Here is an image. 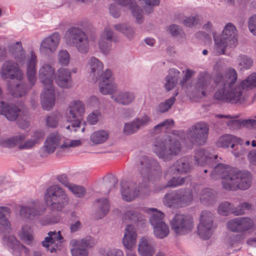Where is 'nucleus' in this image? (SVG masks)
Instances as JSON below:
<instances>
[{
    "mask_svg": "<svg viewBox=\"0 0 256 256\" xmlns=\"http://www.w3.org/2000/svg\"><path fill=\"white\" fill-rule=\"evenodd\" d=\"M237 73L232 68L226 70L224 75L218 74L214 82L220 87L214 95L215 99L232 104H244L250 92L247 90L256 86V73H253L240 84H236Z\"/></svg>",
    "mask_w": 256,
    "mask_h": 256,
    "instance_id": "obj_1",
    "label": "nucleus"
},
{
    "mask_svg": "<svg viewBox=\"0 0 256 256\" xmlns=\"http://www.w3.org/2000/svg\"><path fill=\"white\" fill-rule=\"evenodd\" d=\"M12 54L16 60H6L2 64L0 74L3 80H21L23 79L24 74L19 65L22 66L26 60V75L30 84L32 86L36 81L37 56L33 51L26 58L25 52L22 48L20 42H17L12 46Z\"/></svg>",
    "mask_w": 256,
    "mask_h": 256,
    "instance_id": "obj_2",
    "label": "nucleus"
},
{
    "mask_svg": "<svg viewBox=\"0 0 256 256\" xmlns=\"http://www.w3.org/2000/svg\"><path fill=\"white\" fill-rule=\"evenodd\" d=\"M138 170L142 182L138 190L136 184L132 182H126L122 184V198L126 201L130 202L138 196H144L148 195L149 182L158 178L162 172L158 162L146 156H144L140 159Z\"/></svg>",
    "mask_w": 256,
    "mask_h": 256,
    "instance_id": "obj_3",
    "label": "nucleus"
},
{
    "mask_svg": "<svg viewBox=\"0 0 256 256\" xmlns=\"http://www.w3.org/2000/svg\"><path fill=\"white\" fill-rule=\"evenodd\" d=\"M54 68L50 64L44 63L40 68L38 77L44 86L41 94V102L44 109L52 108L55 103V94L53 86Z\"/></svg>",
    "mask_w": 256,
    "mask_h": 256,
    "instance_id": "obj_4",
    "label": "nucleus"
},
{
    "mask_svg": "<svg viewBox=\"0 0 256 256\" xmlns=\"http://www.w3.org/2000/svg\"><path fill=\"white\" fill-rule=\"evenodd\" d=\"M153 152L164 161H168L178 155L181 150L178 140L171 136L165 138H156L153 144Z\"/></svg>",
    "mask_w": 256,
    "mask_h": 256,
    "instance_id": "obj_5",
    "label": "nucleus"
},
{
    "mask_svg": "<svg viewBox=\"0 0 256 256\" xmlns=\"http://www.w3.org/2000/svg\"><path fill=\"white\" fill-rule=\"evenodd\" d=\"M213 36L214 48L218 55L224 54L226 46H236L238 44L237 30L235 26L230 22L226 24L220 36H216L214 33Z\"/></svg>",
    "mask_w": 256,
    "mask_h": 256,
    "instance_id": "obj_6",
    "label": "nucleus"
},
{
    "mask_svg": "<svg viewBox=\"0 0 256 256\" xmlns=\"http://www.w3.org/2000/svg\"><path fill=\"white\" fill-rule=\"evenodd\" d=\"M44 200L52 210L60 211L68 204L69 198L62 188L53 185L48 188L44 194Z\"/></svg>",
    "mask_w": 256,
    "mask_h": 256,
    "instance_id": "obj_7",
    "label": "nucleus"
},
{
    "mask_svg": "<svg viewBox=\"0 0 256 256\" xmlns=\"http://www.w3.org/2000/svg\"><path fill=\"white\" fill-rule=\"evenodd\" d=\"M194 200L193 192L189 188L180 189L166 194L164 205L170 208H179L190 205Z\"/></svg>",
    "mask_w": 256,
    "mask_h": 256,
    "instance_id": "obj_8",
    "label": "nucleus"
},
{
    "mask_svg": "<svg viewBox=\"0 0 256 256\" xmlns=\"http://www.w3.org/2000/svg\"><path fill=\"white\" fill-rule=\"evenodd\" d=\"M44 136V133L41 130L36 131L30 139L25 141L26 136L19 134L2 142V146L7 148H12L18 146L20 150L29 149L33 148L36 144L42 140Z\"/></svg>",
    "mask_w": 256,
    "mask_h": 256,
    "instance_id": "obj_9",
    "label": "nucleus"
},
{
    "mask_svg": "<svg viewBox=\"0 0 256 256\" xmlns=\"http://www.w3.org/2000/svg\"><path fill=\"white\" fill-rule=\"evenodd\" d=\"M66 43L76 48L80 53L86 54L89 50V40L83 30L78 27H72L68 30L65 35Z\"/></svg>",
    "mask_w": 256,
    "mask_h": 256,
    "instance_id": "obj_10",
    "label": "nucleus"
},
{
    "mask_svg": "<svg viewBox=\"0 0 256 256\" xmlns=\"http://www.w3.org/2000/svg\"><path fill=\"white\" fill-rule=\"evenodd\" d=\"M252 176L247 171H240L235 169L231 177L224 182V188L226 190H246L252 184Z\"/></svg>",
    "mask_w": 256,
    "mask_h": 256,
    "instance_id": "obj_11",
    "label": "nucleus"
},
{
    "mask_svg": "<svg viewBox=\"0 0 256 256\" xmlns=\"http://www.w3.org/2000/svg\"><path fill=\"white\" fill-rule=\"evenodd\" d=\"M85 112L84 105L80 101H74L69 106L68 113V121L70 124L66 126L67 130H72L74 128L76 132L80 127L82 116Z\"/></svg>",
    "mask_w": 256,
    "mask_h": 256,
    "instance_id": "obj_12",
    "label": "nucleus"
},
{
    "mask_svg": "<svg viewBox=\"0 0 256 256\" xmlns=\"http://www.w3.org/2000/svg\"><path fill=\"white\" fill-rule=\"evenodd\" d=\"M208 131L209 127L207 124L197 122L188 130L186 138L194 144L202 145L206 142Z\"/></svg>",
    "mask_w": 256,
    "mask_h": 256,
    "instance_id": "obj_13",
    "label": "nucleus"
},
{
    "mask_svg": "<svg viewBox=\"0 0 256 256\" xmlns=\"http://www.w3.org/2000/svg\"><path fill=\"white\" fill-rule=\"evenodd\" d=\"M172 229L178 234H186L192 231L194 224L190 216L176 214L170 221Z\"/></svg>",
    "mask_w": 256,
    "mask_h": 256,
    "instance_id": "obj_14",
    "label": "nucleus"
},
{
    "mask_svg": "<svg viewBox=\"0 0 256 256\" xmlns=\"http://www.w3.org/2000/svg\"><path fill=\"white\" fill-rule=\"evenodd\" d=\"M214 216L208 210L202 212L200 216V222L198 226V234L203 240L208 239L212 235Z\"/></svg>",
    "mask_w": 256,
    "mask_h": 256,
    "instance_id": "obj_15",
    "label": "nucleus"
},
{
    "mask_svg": "<svg viewBox=\"0 0 256 256\" xmlns=\"http://www.w3.org/2000/svg\"><path fill=\"white\" fill-rule=\"evenodd\" d=\"M244 141L240 138H238L232 134H225L221 136L216 142V145L219 147L228 148L230 145L232 148H234L236 144L240 145L237 146L238 149L240 150H234L233 152L234 154L236 157L240 156L244 154L246 152V150L244 149L242 145L243 144Z\"/></svg>",
    "mask_w": 256,
    "mask_h": 256,
    "instance_id": "obj_16",
    "label": "nucleus"
},
{
    "mask_svg": "<svg viewBox=\"0 0 256 256\" xmlns=\"http://www.w3.org/2000/svg\"><path fill=\"white\" fill-rule=\"evenodd\" d=\"M27 112V110L24 106L18 107L13 104H7L3 101L0 102V114L4 115L10 120H15L26 116Z\"/></svg>",
    "mask_w": 256,
    "mask_h": 256,
    "instance_id": "obj_17",
    "label": "nucleus"
},
{
    "mask_svg": "<svg viewBox=\"0 0 256 256\" xmlns=\"http://www.w3.org/2000/svg\"><path fill=\"white\" fill-rule=\"evenodd\" d=\"M48 234V236L42 242V246L46 248L51 253L56 252L58 250H60L62 248L61 244L63 242V237L60 232H50Z\"/></svg>",
    "mask_w": 256,
    "mask_h": 256,
    "instance_id": "obj_18",
    "label": "nucleus"
},
{
    "mask_svg": "<svg viewBox=\"0 0 256 256\" xmlns=\"http://www.w3.org/2000/svg\"><path fill=\"white\" fill-rule=\"evenodd\" d=\"M192 166L186 158H182L176 160L172 166H170L165 174V179L168 176H172L176 174H186L190 172Z\"/></svg>",
    "mask_w": 256,
    "mask_h": 256,
    "instance_id": "obj_19",
    "label": "nucleus"
},
{
    "mask_svg": "<svg viewBox=\"0 0 256 256\" xmlns=\"http://www.w3.org/2000/svg\"><path fill=\"white\" fill-rule=\"evenodd\" d=\"M60 36L58 33H54L45 38L41 42L40 50L42 53L49 54L54 52L59 44Z\"/></svg>",
    "mask_w": 256,
    "mask_h": 256,
    "instance_id": "obj_20",
    "label": "nucleus"
},
{
    "mask_svg": "<svg viewBox=\"0 0 256 256\" xmlns=\"http://www.w3.org/2000/svg\"><path fill=\"white\" fill-rule=\"evenodd\" d=\"M56 83L60 87L68 88L72 86V80L70 71L66 68H60L54 74Z\"/></svg>",
    "mask_w": 256,
    "mask_h": 256,
    "instance_id": "obj_21",
    "label": "nucleus"
},
{
    "mask_svg": "<svg viewBox=\"0 0 256 256\" xmlns=\"http://www.w3.org/2000/svg\"><path fill=\"white\" fill-rule=\"evenodd\" d=\"M234 170L235 168L230 166L220 164L214 167L210 174V176L213 179L222 178V184L224 187V181L232 176Z\"/></svg>",
    "mask_w": 256,
    "mask_h": 256,
    "instance_id": "obj_22",
    "label": "nucleus"
},
{
    "mask_svg": "<svg viewBox=\"0 0 256 256\" xmlns=\"http://www.w3.org/2000/svg\"><path fill=\"white\" fill-rule=\"evenodd\" d=\"M44 210L39 204L34 203L30 206H21L20 215L23 218H31L43 214Z\"/></svg>",
    "mask_w": 256,
    "mask_h": 256,
    "instance_id": "obj_23",
    "label": "nucleus"
},
{
    "mask_svg": "<svg viewBox=\"0 0 256 256\" xmlns=\"http://www.w3.org/2000/svg\"><path fill=\"white\" fill-rule=\"evenodd\" d=\"M138 252L142 256H152L155 253V250L152 239L148 236L142 237L140 240Z\"/></svg>",
    "mask_w": 256,
    "mask_h": 256,
    "instance_id": "obj_24",
    "label": "nucleus"
},
{
    "mask_svg": "<svg viewBox=\"0 0 256 256\" xmlns=\"http://www.w3.org/2000/svg\"><path fill=\"white\" fill-rule=\"evenodd\" d=\"M137 234L135 228L131 224L127 226L125 229L124 236L122 239V243L125 248L132 252L131 250L135 246Z\"/></svg>",
    "mask_w": 256,
    "mask_h": 256,
    "instance_id": "obj_25",
    "label": "nucleus"
},
{
    "mask_svg": "<svg viewBox=\"0 0 256 256\" xmlns=\"http://www.w3.org/2000/svg\"><path fill=\"white\" fill-rule=\"evenodd\" d=\"M116 4L120 6L128 8L131 10L132 12L136 18L138 23L142 22V11L136 4L134 0H112Z\"/></svg>",
    "mask_w": 256,
    "mask_h": 256,
    "instance_id": "obj_26",
    "label": "nucleus"
},
{
    "mask_svg": "<svg viewBox=\"0 0 256 256\" xmlns=\"http://www.w3.org/2000/svg\"><path fill=\"white\" fill-rule=\"evenodd\" d=\"M210 78L208 76L201 75L194 86V96L202 98L206 96V90L210 84Z\"/></svg>",
    "mask_w": 256,
    "mask_h": 256,
    "instance_id": "obj_27",
    "label": "nucleus"
},
{
    "mask_svg": "<svg viewBox=\"0 0 256 256\" xmlns=\"http://www.w3.org/2000/svg\"><path fill=\"white\" fill-rule=\"evenodd\" d=\"M61 138V136L57 132L50 134L46 138L44 147L46 152L48 154L54 152L56 148L60 145Z\"/></svg>",
    "mask_w": 256,
    "mask_h": 256,
    "instance_id": "obj_28",
    "label": "nucleus"
},
{
    "mask_svg": "<svg viewBox=\"0 0 256 256\" xmlns=\"http://www.w3.org/2000/svg\"><path fill=\"white\" fill-rule=\"evenodd\" d=\"M150 121V118L147 116H144L141 118H138L130 124H125L124 132L126 134H131L137 131L140 128L146 125Z\"/></svg>",
    "mask_w": 256,
    "mask_h": 256,
    "instance_id": "obj_29",
    "label": "nucleus"
},
{
    "mask_svg": "<svg viewBox=\"0 0 256 256\" xmlns=\"http://www.w3.org/2000/svg\"><path fill=\"white\" fill-rule=\"evenodd\" d=\"M88 64L90 69V76L92 81L96 82L103 70L104 65L102 62L94 57L90 58Z\"/></svg>",
    "mask_w": 256,
    "mask_h": 256,
    "instance_id": "obj_30",
    "label": "nucleus"
},
{
    "mask_svg": "<svg viewBox=\"0 0 256 256\" xmlns=\"http://www.w3.org/2000/svg\"><path fill=\"white\" fill-rule=\"evenodd\" d=\"M112 99L116 102L124 106H127L132 103L135 100V94L131 92H120L112 96Z\"/></svg>",
    "mask_w": 256,
    "mask_h": 256,
    "instance_id": "obj_31",
    "label": "nucleus"
},
{
    "mask_svg": "<svg viewBox=\"0 0 256 256\" xmlns=\"http://www.w3.org/2000/svg\"><path fill=\"white\" fill-rule=\"evenodd\" d=\"M10 213L9 208L0 206V232H8L10 230V222L6 218Z\"/></svg>",
    "mask_w": 256,
    "mask_h": 256,
    "instance_id": "obj_32",
    "label": "nucleus"
},
{
    "mask_svg": "<svg viewBox=\"0 0 256 256\" xmlns=\"http://www.w3.org/2000/svg\"><path fill=\"white\" fill-rule=\"evenodd\" d=\"M115 30L122 34L127 38L131 40L135 36L134 28L129 24L126 23H120L114 26Z\"/></svg>",
    "mask_w": 256,
    "mask_h": 256,
    "instance_id": "obj_33",
    "label": "nucleus"
},
{
    "mask_svg": "<svg viewBox=\"0 0 256 256\" xmlns=\"http://www.w3.org/2000/svg\"><path fill=\"white\" fill-rule=\"evenodd\" d=\"M96 208L97 218H101L104 217L109 212L110 205L106 198L98 199L95 202Z\"/></svg>",
    "mask_w": 256,
    "mask_h": 256,
    "instance_id": "obj_34",
    "label": "nucleus"
},
{
    "mask_svg": "<svg viewBox=\"0 0 256 256\" xmlns=\"http://www.w3.org/2000/svg\"><path fill=\"white\" fill-rule=\"evenodd\" d=\"M195 164L198 166L210 165L212 161V158L208 150L200 149L196 154Z\"/></svg>",
    "mask_w": 256,
    "mask_h": 256,
    "instance_id": "obj_35",
    "label": "nucleus"
},
{
    "mask_svg": "<svg viewBox=\"0 0 256 256\" xmlns=\"http://www.w3.org/2000/svg\"><path fill=\"white\" fill-rule=\"evenodd\" d=\"M180 72L175 68L170 70L169 73L166 78L164 86L166 91L173 89L178 82Z\"/></svg>",
    "mask_w": 256,
    "mask_h": 256,
    "instance_id": "obj_36",
    "label": "nucleus"
},
{
    "mask_svg": "<svg viewBox=\"0 0 256 256\" xmlns=\"http://www.w3.org/2000/svg\"><path fill=\"white\" fill-rule=\"evenodd\" d=\"M9 92L14 97H22L25 95L28 90V88L26 84L20 82L16 84L14 86L10 84L8 86Z\"/></svg>",
    "mask_w": 256,
    "mask_h": 256,
    "instance_id": "obj_37",
    "label": "nucleus"
},
{
    "mask_svg": "<svg viewBox=\"0 0 256 256\" xmlns=\"http://www.w3.org/2000/svg\"><path fill=\"white\" fill-rule=\"evenodd\" d=\"M200 199L204 204L212 203L216 199V192L211 189L204 188L200 194Z\"/></svg>",
    "mask_w": 256,
    "mask_h": 256,
    "instance_id": "obj_38",
    "label": "nucleus"
},
{
    "mask_svg": "<svg viewBox=\"0 0 256 256\" xmlns=\"http://www.w3.org/2000/svg\"><path fill=\"white\" fill-rule=\"evenodd\" d=\"M74 246H80L86 250L93 247L96 243V241L92 236H87L80 240H72Z\"/></svg>",
    "mask_w": 256,
    "mask_h": 256,
    "instance_id": "obj_39",
    "label": "nucleus"
},
{
    "mask_svg": "<svg viewBox=\"0 0 256 256\" xmlns=\"http://www.w3.org/2000/svg\"><path fill=\"white\" fill-rule=\"evenodd\" d=\"M216 116L218 118L228 119L226 124L230 129H236L242 126V120L236 119L238 118V116H231L230 115L218 114Z\"/></svg>",
    "mask_w": 256,
    "mask_h": 256,
    "instance_id": "obj_40",
    "label": "nucleus"
},
{
    "mask_svg": "<svg viewBox=\"0 0 256 256\" xmlns=\"http://www.w3.org/2000/svg\"><path fill=\"white\" fill-rule=\"evenodd\" d=\"M108 134L105 130H98L93 132L90 136V140L95 144H102L108 138Z\"/></svg>",
    "mask_w": 256,
    "mask_h": 256,
    "instance_id": "obj_41",
    "label": "nucleus"
},
{
    "mask_svg": "<svg viewBox=\"0 0 256 256\" xmlns=\"http://www.w3.org/2000/svg\"><path fill=\"white\" fill-rule=\"evenodd\" d=\"M170 176H169L168 178L166 179L168 180V182L166 185L162 186L160 188V190L164 189L166 188H175L182 186L184 184L186 180L188 178V177H175L172 176V177L170 180H168V178Z\"/></svg>",
    "mask_w": 256,
    "mask_h": 256,
    "instance_id": "obj_42",
    "label": "nucleus"
},
{
    "mask_svg": "<svg viewBox=\"0 0 256 256\" xmlns=\"http://www.w3.org/2000/svg\"><path fill=\"white\" fill-rule=\"evenodd\" d=\"M149 212H152V216L150 218V222L153 227L161 223H164L163 220L164 218V214L163 212L154 208L150 209Z\"/></svg>",
    "mask_w": 256,
    "mask_h": 256,
    "instance_id": "obj_43",
    "label": "nucleus"
},
{
    "mask_svg": "<svg viewBox=\"0 0 256 256\" xmlns=\"http://www.w3.org/2000/svg\"><path fill=\"white\" fill-rule=\"evenodd\" d=\"M153 228L154 234L158 238L166 237L170 232L168 226L165 222L161 223Z\"/></svg>",
    "mask_w": 256,
    "mask_h": 256,
    "instance_id": "obj_44",
    "label": "nucleus"
},
{
    "mask_svg": "<svg viewBox=\"0 0 256 256\" xmlns=\"http://www.w3.org/2000/svg\"><path fill=\"white\" fill-rule=\"evenodd\" d=\"M100 91L103 94H111L114 92L117 88L114 82H100Z\"/></svg>",
    "mask_w": 256,
    "mask_h": 256,
    "instance_id": "obj_45",
    "label": "nucleus"
},
{
    "mask_svg": "<svg viewBox=\"0 0 256 256\" xmlns=\"http://www.w3.org/2000/svg\"><path fill=\"white\" fill-rule=\"evenodd\" d=\"M240 232H244L252 228L254 226V220L249 217L238 218Z\"/></svg>",
    "mask_w": 256,
    "mask_h": 256,
    "instance_id": "obj_46",
    "label": "nucleus"
},
{
    "mask_svg": "<svg viewBox=\"0 0 256 256\" xmlns=\"http://www.w3.org/2000/svg\"><path fill=\"white\" fill-rule=\"evenodd\" d=\"M122 218L124 220L137 222L141 218V215L135 210L128 209L124 214Z\"/></svg>",
    "mask_w": 256,
    "mask_h": 256,
    "instance_id": "obj_47",
    "label": "nucleus"
},
{
    "mask_svg": "<svg viewBox=\"0 0 256 256\" xmlns=\"http://www.w3.org/2000/svg\"><path fill=\"white\" fill-rule=\"evenodd\" d=\"M238 68L240 70L250 68L252 65L253 62L251 58L246 56H240L238 58Z\"/></svg>",
    "mask_w": 256,
    "mask_h": 256,
    "instance_id": "obj_48",
    "label": "nucleus"
},
{
    "mask_svg": "<svg viewBox=\"0 0 256 256\" xmlns=\"http://www.w3.org/2000/svg\"><path fill=\"white\" fill-rule=\"evenodd\" d=\"M234 209V207L230 203L228 202H224L220 203L218 208V212L219 214L222 216H228Z\"/></svg>",
    "mask_w": 256,
    "mask_h": 256,
    "instance_id": "obj_49",
    "label": "nucleus"
},
{
    "mask_svg": "<svg viewBox=\"0 0 256 256\" xmlns=\"http://www.w3.org/2000/svg\"><path fill=\"white\" fill-rule=\"evenodd\" d=\"M252 208V204L248 202H242L237 207H234L232 214L235 216L242 215L245 214V210H250Z\"/></svg>",
    "mask_w": 256,
    "mask_h": 256,
    "instance_id": "obj_50",
    "label": "nucleus"
},
{
    "mask_svg": "<svg viewBox=\"0 0 256 256\" xmlns=\"http://www.w3.org/2000/svg\"><path fill=\"white\" fill-rule=\"evenodd\" d=\"M20 234L22 240L26 244H30L33 240L30 228L28 226L22 227Z\"/></svg>",
    "mask_w": 256,
    "mask_h": 256,
    "instance_id": "obj_51",
    "label": "nucleus"
},
{
    "mask_svg": "<svg viewBox=\"0 0 256 256\" xmlns=\"http://www.w3.org/2000/svg\"><path fill=\"white\" fill-rule=\"evenodd\" d=\"M60 118V114H52L48 116L46 119V126L52 128L56 127Z\"/></svg>",
    "mask_w": 256,
    "mask_h": 256,
    "instance_id": "obj_52",
    "label": "nucleus"
},
{
    "mask_svg": "<svg viewBox=\"0 0 256 256\" xmlns=\"http://www.w3.org/2000/svg\"><path fill=\"white\" fill-rule=\"evenodd\" d=\"M100 36L111 42H118L117 38L114 36L113 30L110 28H106L101 33Z\"/></svg>",
    "mask_w": 256,
    "mask_h": 256,
    "instance_id": "obj_53",
    "label": "nucleus"
},
{
    "mask_svg": "<svg viewBox=\"0 0 256 256\" xmlns=\"http://www.w3.org/2000/svg\"><path fill=\"white\" fill-rule=\"evenodd\" d=\"M9 240L10 243V246H11L12 248L18 250H24L25 252H28V248L24 245L20 244L14 237L10 236L9 238Z\"/></svg>",
    "mask_w": 256,
    "mask_h": 256,
    "instance_id": "obj_54",
    "label": "nucleus"
},
{
    "mask_svg": "<svg viewBox=\"0 0 256 256\" xmlns=\"http://www.w3.org/2000/svg\"><path fill=\"white\" fill-rule=\"evenodd\" d=\"M227 228L233 232H240L238 218H234L227 222Z\"/></svg>",
    "mask_w": 256,
    "mask_h": 256,
    "instance_id": "obj_55",
    "label": "nucleus"
},
{
    "mask_svg": "<svg viewBox=\"0 0 256 256\" xmlns=\"http://www.w3.org/2000/svg\"><path fill=\"white\" fill-rule=\"evenodd\" d=\"M175 100L174 97H171L164 102L160 103L158 106V110L161 112L168 111L173 104Z\"/></svg>",
    "mask_w": 256,
    "mask_h": 256,
    "instance_id": "obj_56",
    "label": "nucleus"
},
{
    "mask_svg": "<svg viewBox=\"0 0 256 256\" xmlns=\"http://www.w3.org/2000/svg\"><path fill=\"white\" fill-rule=\"evenodd\" d=\"M68 188L78 197H82L85 194V188L80 186L71 184Z\"/></svg>",
    "mask_w": 256,
    "mask_h": 256,
    "instance_id": "obj_57",
    "label": "nucleus"
},
{
    "mask_svg": "<svg viewBox=\"0 0 256 256\" xmlns=\"http://www.w3.org/2000/svg\"><path fill=\"white\" fill-rule=\"evenodd\" d=\"M58 58L60 63L62 65L66 66L70 62V56L66 50H62L58 52Z\"/></svg>",
    "mask_w": 256,
    "mask_h": 256,
    "instance_id": "obj_58",
    "label": "nucleus"
},
{
    "mask_svg": "<svg viewBox=\"0 0 256 256\" xmlns=\"http://www.w3.org/2000/svg\"><path fill=\"white\" fill-rule=\"evenodd\" d=\"M80 140H72L70 143L64 142L60 146L57 154L60 152L68 151L70 148L80 146Z\"/></svg>",
    "mask_w": 256,
    "mask_h": 256,
    "instance_id": "obj_59",
    "label": "nucleus"
},
{
    "mask_svg": "<svg viewBox=\"0 0 256 256\" xmlns=\"http://www.w3.org/2000/svg\"><path fill=\"white\" fill-rule=\"evenodd\" d=\"M111 41L102 38V37L100 36L98 40V46L100 50L103 52H107L111 46Z\"/></svg>",
    "mask_w": 256,
    "mask_h": 256,
    "instance_id": "obj_60",
    "label": "nucleus"
},
{
    "mask_svg": "<svg viewBox=\"0 0 256 256\" xmlns=\"http://www.w3.org/2000/svg\"><path fill=\"white\" fill-rule=\"evenodd\" d=\"M112 72L110 70H106L102 74H100L98 77L100 82H114L112 80Z\"/></svg>",
    "mask_w": 256,
    "mask_h": 256,
    "instance_id": "obj_61",
    "label": "nucleus"
},
{
    "mask_svg": "<svg viewBox=\"0 0 256 256\" xmlns=\"http://www.w3.org/2000/svg\"><path fill=\"white\" fill-rule=\"evenodd\" d=\"M74 246L72 249V256H88V253L85 248L78 246Z\"/></svg>",
    "mask_w": 256,
    "mask_h": 256,
    "instance_id": "obj_62",
    "label": "nucleus"
},
{
    "mask_svg": "<svg viewBox=\"0 0 256 256\" xmlns=\"http://www.w3.org/2000/svg\"><path fill=\"white\" fill-rule=\"evenodd\" d=\"M110 14L114 18H118L120 16V10L116 4H112L109 6Z\"/></svg>",
    "mask_w": 256,
    "mask_h": 256,
    "instance_id": "obj_63",
    "label": "nucleus"
},
{
    "mask_svg": "<svg viewBox=\"0 0 256 256\" xmlns=\"http://www.w3.org/2000/svg\"><path fill=\"white\" fill-rule=\"evenodd\" d=\"M248 26L251 33L256 36V15H254L250 18Z\"/></svg>",
    "mask_w": 256,
    "mask_h": 256,
    "instance_id": "obj_64",
    "label": "nucleus"
}]
</instances>
